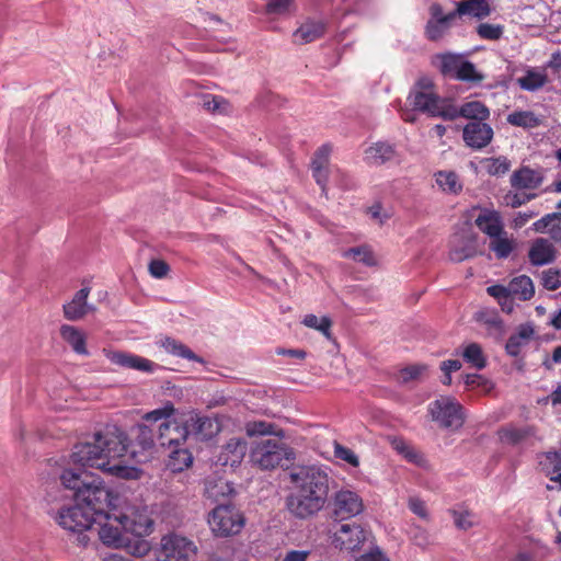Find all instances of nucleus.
<instances>
[{
  "label": "nucleus",
  "instance_id": "nucleus-1",
  "mask_svg": "<svg viewBox=\"0 0 561 561\" xmlns=\"http://www.w3.org/2000/svg\"><path fill=\"white\" fill-rule=\"evenodd\" d=\"M72 462L99 469L113 477L138 479L141 470L128 462V437L116 425H106L87 442L75 446Z\"/></svg>",
  "mask_w": 561,
  "mask_h": 561
},
{
  "label": "nucleus",
  "instance_id": "nucleus-2",
  "mask_svg": "<svg viewBox=\"0 0 561 561\" xmlns=\"http://www.w3.org/2000/svg\"><path fill=\"white\" fill-rule=\"evenodd\" d=\"M293 484L286 499L288 512L299 519L318 515L327 505L330 477L324 468L316 465L299 466L289 473Z\"/></svg>",
  "mask_w": 561,
  "mask_h": 561
},
{
  "label": "nucleus",
  "instance_id": "nucleus-3",
  "mask_svg": "<svg viewBox=\"0 0 561 561\" xmlns=\"http://www.w3.org/2000/svg\"><path fill=\"white\" fill-rule=\"evenodd\" d=\"M408 102L414 111L426 113L432 117L451 118L454 113L449 110L451 100L440 98L430 77H421L412 87Z\"/></svg>",
  "mask_w": 561,
  "mask_h": 561
},
{
  "label": "nucleus",
  "instance_id": "nucleus-4",
  "mask_svg": "<svg viewBox=\"0 0 561 561\" xmlns=\"http://www.w3.org/2000/svg\"><path fill=\"white\" fill-rule=\"evenodd\" d=\"M113 511L115 519L119 522L125 533H130L136 537H146L154 529V520L148 506L136 500L118 497Z\"/></svg>",
  "mask_w": 561,
  "mask_h": 561
},
{
  "label": "nucleus",
  "instance_id": "nucleus-5",
  "mask_svg": "<svg viewBox=\"0 0 561 561\" xmlns=\"http://www.w3.org/2000/svg\"><path fill=\"white\" fill-rule=\"evenodd\" d=\"M250 461L261 470H273L295 459L293 448L274 438L255 440L250 449Z\"/></svg>",
  "mask_w": 561,
  "mask_h": 561
},
{
  "label": "nucleus",
  "instance_id": "nucleus-6",
  "mask_svg": "<svg viewBox=\"0 0 561 561\" xmlns=\"http://www.w3.org/2000/svg\"><path fill=\"white\" fill-rule=\"evenodd\" d=\"M116 499L118 496H113L103 481L93 476L89 478V481L83 484L78 493H75V502L93 513L95 517L106 513L107 508L113 511Z\"/></svg>",
  "mask_w": 561,
  "mask_h": 561
},
{
  "label": "nucleus",
  "instance_id": "nucleus-7",
  "mask_svg": "<svg viewBox=\"0 0 561 561\" xmlns=\"http://www.w3.org/2000/svg\"><path fill=\"white\" fill-rule=\"evenodd\" d=\"M94 519L93 513L87 511L77 502L71 506L61 507L55 516L56 523L62 529L78 535V543L82 547H85L90 541L85 531L93 528Z\"/></svg>",
  "mask_w": 561,
  "mask_h": 561
},
{
  "label": "nucleus",
  "instance_id": "nucleus-8",
  "mask_svg": "<svg viewBox=\"0 0 561 561\" xmlns=\"http://www.w3.org/2000/svg\"><path fill=\"white\" fill-rule=\"evenodd\" d=\"M197 550L194 541L172 531L161 537L156 549V559L157 561H192Z\"/></svg>",
  "mask_w": 561,
  "mask_h": 561
},
{
  "label": "nucleus",
  "instance_id": "nucleus-9",
  "mask_svg": "<svg viewBox=\"0 0 561 561\" xmlns=\"http://www.w3.org/2000/svg\"><path fill=\"white\" fill-rule=\"evenodd\" d=\"M208 524L217 537L239 534L245 524L243 514L232 505H218L209 514Z\"/></svg>",
  "mask_w": 561,
  "mask_h": 561
},
{
  "label": "nucleus",
  "instance_id": "nucleus-10",
  "mask_svg": "<svg viewBox=\"0 0 561 561\" xmlns=\"http://www.w3.org/2000/svg\"><path fill=\"white\" fill-rule=\"evenodd\" d=\"M430 413L442 427L458 430L463 425L461 404L453 397H440L430 404Z\"/></svg>",
  "mask_w": 561,
  "mask_h": 561
},
{
  "label": "nucleus",
  "instance_id": "nucleus-11",
  "mask_svg": "<svg viewBox=\"0 0 561 561\" xmlns=\"http://www.w3.org/2000/svg\"><path fill=\"white\" fill-rule=\"evenodd\" d=\"M331 505L333 516L340 520L356 517L365 510L362 496L357 492L346 488L333 494Z\"/></svg>",
  "mask_w": 561,
  "mask_h": 561
},
{
  "label": "nucleus",
  "instance_id": "nucleus-12",
  "mask_svg": "<svg viewBox=\"0 0 561 561\" xmlns=\"http://www.w3.org/2000/svg\"><path fill=\"white\" fill-rule=\"evenodd\" d=\"M94 526H98V536L103 545L116 549L124 546L125 530L119 525V522L115 519L114 511L96 516Z\"/></svg>",
  "mask_w": 561,
  "mask_h": 561
},
{
  "label": "nucleus",
  "instance_id": "nucleus-13",
  "mask_svg": "<svg viewBox=\"0 0 561 561\" xmlns=\"http://www.w3.org/2000/svg\"><path fill=\"white\" fill-rule=\"evenodd\" d=\"M103 353L112 364L123 368L151 374L159 367L158 364L152 360L131 353L108 348H104Z\"/></svg>",
  "mask_w": 561,
  "mask_h": 561
},
{
  "label": "nucleus",
  "instance_id": "nucleus-14",
  "mask_svg": "<svg viewBox=\"0 0 561 561\" xmlns=\"http://www.w3.org/2000/svg\"><path fill=\"white\" fill-rule=\"evenodd\" d=\"M188 435L186 422L179 424L176 421H164L159 425L158 442L163 448H176L185 446Z\"/></svg>",
  "mask_w": 561,
  "mask_h": 561
},
{
  "label": "nucleus",
  "instance_id": "nucleus-15",
  "mask_svg": "<svg viewBox=\"0 0 561 561\" xmlns=\"http://www.w3.org/2000/svg\"><path fill=\"white\" fill-rule=\"evenodd\" d=\"M365 540V530L356 524H342L333 535V543L341 550H358Z\"/></svg>",
  "mask_w": 561,
  "mask_h": 561
},
{
  "label": "nucleus",
  "instance_id": "nucleus-16",
  "mask_svg": "<svg viewBox=\"0 0 561 561\" xmlns=\"http://www.w3.org/2000/svg\"><path fill=\"white\" fill-rule=\"evenodd\" d=\"M138 446L140 450L133 448L128 449V461L134 460L137 463L147 462L153 453L154 438L152 430L145 425L139 424L137 426V435L135 438V447Z\"/></svg>",
  "mask_w": 561,
  "mask_h": 561
},
{
  "label": "nucleus",
  "instance_id": "nucleus-17",
  "mask_svg": "<svg viewBox=\"0 0 561 561\" xmlns=\"http://www.w3.org/2000/svg\"><path fill=\"white\" fill-rule=\"evenodd\" d=\"M476 238L469 231L453 234L449 241V259L459 263L476 255Z\"/></svg>",
  "mask_w": 561,
  "mask_h": 561
},
{
  "label": "nucleus",
  "instance_id": "nucleus-18",
  "mask_svg": "<svg viewBox=\"0 0 561 561\" xmlns=\"http://www.w3.org/2000/svg\"><path fill=\"white\" fill-rule=\"evenodd\" d=\"M462 138L472 149H482L493 139L492 127L483 122H471L463 127Z\"/></svg>",
  "mask_w": 561,
  "mask_h": 561
},
{
  "label": "nucleus",
  "instance_id": "nucleus-19",
  "mask_svg": "<svg viewBox=\"0 0 561 561\" xmlns=\"http://www.w3.org/2000/svg\"><path fill=\"white\" fill-rule=\"evenodd\" d=\"M247 443L240 437L230 438L220 449L216 465L234 468L239 466L245 455Z\"/></svg>",
  "mask_w": 561,
  "mask_h": 561
},
{
  "label": "nucleus",
  "instance_id": "nucleus-20",
  "mask_svg": "<svg viewBox=\"0 0 561 561\" xmlns=\"http://www.w3.org/2000/svg\"><path fill=\"white\" fill-rule=\"evenodd\" d=\"M539 471L557 484L561 491V450H548L537 455Z\"/></svg>",
  "mask_w": 561,
  "mask_h": 561
},
{
  "label": "nucleus",
  "instance_id": "nucleus-21",
  "mask_svg": "<svg viewBox=\"0 0 561 561\" xmlns=\"http://www.w3.org/2000/svg\"><path fill=\"white\" fill-rule=\"evenodd\" d=\"M185 422L190 428V434L195 435L201 440H208L220 432L218 420L209 416L191 413Z\"/></svg>",
  "mask_w": 561,
  "mask_h": 561
},
{
  "label": "nucleus",
  "instance_id": "nucleus-22",
  "mask_svg": "<svg viewBox=\"0 0 561 561\" xmlns=\"http://www.w3.org/2000/svg\"><path fill=\"white\" fill-rule=\"evenodd\" d=\"M557 259V249L546 238L535 239L528 250V260L533 266H545L553 263Z\"/></svg>",
  "mask_w": 561,
  "mask_h": 561
},
{
  "label": "nucleus",
  "instance_id": "nucleus-23",
  "mask_svg": "<svg viewBox=\"0 0 561 561\" xmlns=\"http://www.w3.org/2000/svg\"><path fill=\"white\" fill-rule=\"evenodd\" d=\"M90 294L89 287H83L76 293L72 300L64 305V316L70 321H77L83 318L87 313L95 311L94 306L87 302Z\"/></svg>",
  "mask_w": 561,
  "mask_h": 561
},
{
  "label": "nucleus",
  "instance_id": "nucleus-24",
  "mask_svg": "<svg viewBox=\"0 0 561 561\" xmlns=\"http://www.w3.org/2000/svg\"><path fill=\"white\" fill-rule=\"evenodd\" d=\"M449 110L454 113V115L451 118H446V121H454L458 117H463L468 119H474L477 122H483L490 116L489 108L480 101L467 102L460 107H457L453 102H450Z\"/></svg>",
  "mask_w": 561,
  "mask_h": 561
},
{
  "label": "nucleus",
  "instance_id": "nucleus-25",
  "mask_svg": "<svg viewBox=\"0 0 561 561\" xmlns=\"http://www.w3.org/2000/svg\"><path fill=\"white\" fill-rule=\"evenodd\" d=\"M474 222L490 239L504 231L501 214L494 209H482Z\"/></svg>",
  "mask_w": 561,
  "mask_h": 561
},
{
  "label": "nucleus",
  "instance_id": "nucleus-26",
  "mask_svg": "<svg viewBox=\"0 0 561 561\" xmlns=\"http://www.w3.org/2000/svg\"><path fill=\"white\" fill-rule=\"evenodd\" d=\"M543 176L541 172L523 167L511 176V185L517 190H534L541 185Z\"/></svg>",
  "mask_w": 561,
  "mask_h": 561
},
{
  "label": "nucleus",
  "instance_id": "nucleus-27",
  "mask_svg": "<svg viewBox=\"0 0 561 561\" xmlns=\"http://www.w3.org/2000/svg\"><path fill=\"white\" fill-rule=\"evenodd\" d=\"M332 152V147L328 144L322 145L316 152L312 159L311 168L313 178L317 183L324 190L328 180V165L329 158Z\"/></svg>",
  "mask_w": 561,
  "mask_h": 561
},
{
  "label": "nucleus",
  "instance_id": "nucleus-28",
  "mask_svg": "<svg viewBox=\"0 0 561 561\" xmlns=\"http://www.w3.org/2000/svg\"><path fill=\"white\" fill-rule=\"evenodd\" d=\"M396 156L394 147L387 142H376L364 152V160L370 165H380Z\"/></svg>",
  "mask_w": 561,
  "mask_h": 561
},
{
  "label": "nucleus",
  "instance_id": "nucleus-29",
  "mask_svg": "<svg viewBox=\"0 0 561 561\" xmlns=\"http://www.w3.org/2000/svg\"><path fill=\"white\" fill-rule=\"evenodd\" d=\"M534 334L535 331L530 324L526 323L519 325L517 332L511 335L506 342V353L513 357L518 356L522 351V347L528 344Z\"/></svg>",
  "mask_w": 561,
  "mask_h": 561
},
{
  "label": "nucleus",
  "instance_id": "nucleus-30",
  "mask_svg": "<svg viewBox=\"0 0 561 561\" xmlns=\"http://www.w3.org/2000/svg\"><path fill=\"white\" fill-rule=\"evenodd\" d=\"M516 247V240L510 237L505 230L491 238L489 242L490 251H492L499 260L507 259Z\"/></svg>",
  "mask_w": 561,
  "mask_h": 561
},
{
  "label": "nucleus",
  "instance_id": "nucleus-31",
  "mask_svg": "<svg viewBox=\"0 0 561 561\" xmlns=\"http://www.w3.org/2000/svg\"><path fill=\"white\" fill-rule=\"evenodd\" d=\"M168 449L167 467L172 472H182L192 466L193 456L185 446Z\"/></svg>",
  "mask_w": 561,
  "mask_h": 561
},
{
  "label": "nucleus",
  "instance_id": "nucleus-32",
  "mask_svg": "<svg viewBox=\"0 0 561 561\" xmlns=\"http://www.w3.org/2000/svg\"><path fill=\"white\" fill-rule=\"evenodd\" d=\"M61 337L71 346L75 353L88 356L89 352L85 346L84 333L76 327L64 324L60 328Z\"/></svg>",
  "mask_w": 561,
  "mask_h": 561
},
{
  "label": "nucleus",
  "instance_id": "nucleus-33",
  "mask_svg": "<svg viewBox=\"0 0 561 561\" xmlns=\"http://www.w3.org/2000/svg\"><path fill=\"white\" fill-rule=\"evenodd\" d=\"M324 32L325 25L321 21H307L294 33V39L298 44H307L320 38Z\"/></svg>",
  "mask_w": 561,
  "mask_h": 561
},
{
  "label": "nucleus",
  "instance_id": "nucleus-34",
  "mask_svg": "<svg viewBox=\"0 0 561 561\" xmlns=\"http://www.w3.org/2000/svg\"><path fill=\"white\" fill-rule=\"evenodd\" d=\"M158 345L162 347L167 353L186 358L188 360H194L197 363H204V359L199 356H197L192 350H190L185 344L182 342L172 339V337H163L158 342Z\"/></svg>",
  "mask_w": 561,
  "mask_h": 561
},
{
  "label": "nucleus",
  "instance_id": "nucleus-35",
  "mask_svg": "<svg viewBox=\"0 0 561 561\" xmlns=\"http://www.w3.org/2000/svg\"><path fill=\"white\" fill-rule=\"evenodd\" d=\"M491 13L488 0H465L457 3L458 16L469 15L477 19L486 18Z\"/></svg>",
  "mask_w": 561,
  "mask_h": 561
},
{
  "label": "nucleus",
  "instance_id": "nucleus-36",
  "mask_svg": "<svg viewBox=\"0 0 561 561\" xmlns=\"http://www.w3.org/2000/svg\"><path fill=\"white\" fill-rule=\"evenodd\" d=\"M511 295L519 300H530L535 295V285L533 279L527 275H518L508 283Z\"/></svg>",
  "mask_w": 561,
  "mask_h": 561
},
{
  "label": "nucleus",
  "instance_id": "nucleus-37",
  "mask_svg": "<svg viewBox=\"0 0 561 561\" xmlns=\"http://www.w3.org/2000/svg\"><path fill=\"white\" fill-rule=\"evenodd\" d=\"M456 355H460L467 364L478 370L486 366V357L478 343L465 345L461 351H456Z\"/></svg>",
  "mask_w": 561,
  "mask_h": 561
},
{
  "label": "nucleus",
  "instance_id": "nucleus-38",
  "mask_svg": "<svg viewBox=\"0 0 561 561\" xmlns=\"http://www.w3.org/2000/svg\"><path fill=\"white\" fill-rule=\"evenodd\" d=\"M547 81L546 72L536 68L527 69L525 75L517 79V83L523 90L531 92L541 89Z\"/></svg>",
  "mask_w": 561,
  "mask_h": 561
},
{
  "label": "nucleus",
  "instance_id": "nucleus-39",
  "mask_svg": "<svg viewBox=\"0 0 561 561\" xmlns=\"http://www.w3.org/2000/svg\"><path fill=\"white\" fill-rule=\"evenodd\" d=\"M438 61V68L444 76L454 78L457 73L459 66L461 65L463 58L461 55L444 53L439 54L436 57Z\"/></svg>",
  "mask_w": 561,
  "mask_h": 561
},
{
  "label": "nucleus",
  "instance_id": "nucleus-40",
  "mask_svg": "<svg viewBox=\"0 0 561 561\" xmlns=\"http://www.w3.org/2000/svg\"><path fill=\"white\" fill-rule=\"evenodd\" d=\"M343 257L353 260L354 262L362 263L367 266L375 265L376 260L375 256L367 245H360L355 248H350L342 253Z\"/></svg>",
  "mask_w": 561,
  "mask_h": 561
},
{
  "label": "nucleus",
  "instance_id": "nucleus-41",
  "mask_svg": "<svg viewBox=\"0 0 561 561\" xmlns=\"http://www.w3.org/2000/svg\"><path fill=\"white\" fill-rule=\"evenodd\" d=\"M507 123L513 126L534 128L540 123L539 118L529 111H516L507 115Z\"/></svg>",
  "mask_w": 561,
  "mask_h": 561
},
{
  "label": "nucleus",
  "instance_id": "nucleus-42",
  "mask_svg": "<svg viewBox=\"0 0 561 561\" xmlns=\"http://www.w3.org/2000/svg\"><path fill=\"white\" fill-rule=\"evenodd\" d=\"M90 477L91 476L87 473L82 474L71 469H66L62 471L60 480L65 488L73 490L75 493H78V491H80L81 488H83V484H85L87 481H89Z\"/></svg>",
  "mask_w": 561,
  "mask_h": 561
},
{
  "label": "nucleus",
  "instance_id": "nucleus-43",
  "mask_svg": "<svg viewBox=\"0 0 561 561\" xmlns=\"http://www.w3.org/2000/svg\"><path fill=\"white\" fill-rule=\"evenodd\" d=\"M436 184L448 193H458L461 190L458 175L451 171H439L435 174Z\"/></svg>",
  "mask_w": 561,
  "mask_h": 561
},
{
  "label": "nucleus",
  "instance_id": "nucleus-44",
  "mask_svg": "<svg viewBox=\"0 0 561 561\" xmlns=\"http://www.w3.org/2000/svg\"><path fill=\"white\" fill-rule=\"evenodd\" d=\"M124 548L130 556L144 558L151 551V543L144 537H137L135 540L124 539Z\"/></svg>",
  "mask_w": 561,
  "mask_h": 561
},
{
  "label": "nucleus",
  "instance_id": "nucleus-45",
  "mask_svg": "<svg viewBox=\"0 0 561 561\" xmlns=\"http://www.w3.org/2000/svg\"><path fill=\"white\" fill-rule=\"evenodd\" d=\"M482 163L486 172L493 176L504 175L511 169V161L505 157L486 158Z\"/></svg>",
  "mask_w": 561,
  "mask_h": 561
},
{
  "label": "nucleus",
  "instance_id": "nucleus-46",
  "mask_svg": "<svg viewBox=\"0 0 561 561\" xmlns=\"http://www.w3.org/2000/svg\"><path fill=\"white\" fill-rule=\"evenodd\" d=\"M302 323L308 328L321 332L325 337H331L330 329L332 321L329 317L318 318L316 314L310 313L305 316Z\"/></svg>",
  "mask_w": 561,
  "mask_h": 561
},
{
  "label": "nucleus",
  "instance_id": "nucleus-47",
  "mask_svg": "<svg viewBox=\"0 0 561 561\" xmlns=\"http://www.w3.org/2000/svg\"><path fill=\"white\" fill-rule=\"evenodd\" d=\"M232 492L233 488L231 484L222 479L215 482H207L206 484V494L214 501H219L220 497L228 496L232 494Z\"/></svg>",
  "mask_w": 561,
  "mask_h": 561
},
{
  "label": "nucleus",
  "instance_id": "nucleus-48",
  "mask_svg": "<svg viewBox=\"0 0 561 561\" xmlns=\"http://www.w3.org/2000/svg\"><path fill=\"white\" fill-rule=\"evenodd\" d=\"M454 79L478 83L481 82L484 77L477 71L474 65L471 61L463 59Z\"/></svg>",
  "mask_w": 561,
  "mask_h": 561
},
{
  "label": "nucleus",
  "instance_id": "nucleus-49",
  "mask_svg": "<svg viewBox=\"0 0 561 561\" xmlns=\"http://www.w3.org/2000/svg\"><path fill=\"white\" fill-rule=\"evenodd\" d=\"M454 21L430 20L425 27L426 37L430 41L440 39L449 30Z\"/></svg>",
  "mask_w": 561,
  "mask_h": 561
},
{
  "label": "nucleus",
  "instance_id": "nucleus-50",
  "mask_svg": "<svg viewBox=\"0 0 561 561\" xmlns=\"http://www.w3.org/2000/svg\"><path fill=\"white\" fill-rule=\"evenodd\" d=\"M540 283L547 290L553 291L561 287V270L548 268L541 272Z\"/></svg>",
  "mask_w": 561,
  "mask_h": 561
},
{
  "label": "nucleus",
  "instance_id": "nucleus-51",
  "mask_svg": "<svg viewBox=\"0 0 561 561\" xmlns=\"http://www.w3.org/2000/svg\"><path fill=\"white\" fill-rule=\"evenodd\" d=\"M527 435L526 430L515 426H505L499 431L500 439L506 444H517L526 438Z\"/></svg>",
  "mask_w": 561,
  "mask_h": 561
},
{
  "label": "nucleus",
  "instance_id": "nucleus-52",
  "mask_svg": "<svg viewBox=\"0 0 561 561\" xmlns=\"http://www.w3.org/2000/svg\"><path fill=\"white\" fill-rule=\"evenodd\" d=\"M477 33L483 39L497 41L503 35V26L500 24L481 23L477 27Z\"/></svg>",
  "mask_w": 561,
  "mask_h": 561
},
{
  "label": "nucleus",
  "instance_id": "nucleus-53",
  "mask_svg": "<svg viewBox=\"0 0 561 561\" xmlns=\"http://www.w3.org/2000/svg\"><path fill=\"white\" fill-rule=\"evenodd\" d=\"M175 409L172 402L164 403L161 408L152 410L145 414L144 419L148 422H158L170 417Z\"/></svg>",
  "mask_w": 561,
  "mask_h": 561
},
{
  "label": "nucleus",
  "instance_id": "nucleus-54",
  "mask_svg": "<svg viewBox=\"0 0 561 561\" xmlns=\"http://www.w3.org/2000/svg\"><path fill=\"white\" fill-rule=\"evenodd\" d=\"M557 220H561V213L547 214L533 224V230L538 233L549 232Z\"/></svg>",
  "mask_w": 561,
  "mask_h": 561
},
{
  "label": "nucleus",
  "instance_id": "nucleus-55",
  "mask_svg": "<svg viewBox=\"0 0 561 561\" xmlns=\"http://www.w3.org/2000/svg\"><path fill=\"white\" fill-rule=\"evenodd\" d=\"M427 367L425 365H411L408 366L400 371V379L403 382H409L412 380H419L426 373Z\"/></svg>",
  "mask_w": 561,
  "mask_h": 561
},
{
  "label": "nucleus",
  "instance_id": "nucleus-56",
  "mask_svg": "<svg viewBox=\"0 0 561 561\" xmlns=\"http://www.w3.org/2000/svg\"><path fill=\"white\" fill-rule=\"evenodd\" d=\"M248 436L268 435L273 433V425L264 421H253L245 424Z\"/></svg>",
  "mask_w": 561,
  "mask_h": 561
},
{
  "label": "nucleus",
  "instance_id": "nucleus-57",
  "mask_svg": "<svg viewBox=\"0 0 561 561\" xmlns=\"http://www.w3.org/2000/svg\"><path fill=\"white\" fill-rule=\"evenodd\" d=\"M334 456L353 467H358L359 465L358 457L354 454V451L336 442L334 443Z\"/></svg>",
  "mask_w": 561,
  "mask_h": 561
},
{
  "label": "nucleus",
  "instance_id": "nucleus-58",
  "mask_svg": "<svg viewBox=\"0 0 561 561\" xmlns=\"http://www.w3.org/2000/svg\"><path fill=\"white\" fill-rule=\"evenodd\" d=\"M536 197V194H527V193H517V192H508L504 196L505 204L512 208L520 207L527 202L531 201Z\"/></svg>",
  "mask_w": 561,
  "mask_h": 561
},
{
  "label": "nucleus",
  "instance_id": "nucleus-59",
  "mask_svg": "<svg viewBox=\"0 0 561 561\" xmlns=\"http://www.w3.org/2000/svg\"><path fill=\"white\" fill-rule=\"evenodd\" d=\"M149 273L152 277L161 279L170 272L169 264L163 260H152L148 265Z\"/></svg>",
  "mask_w": 561,
  "mask_h": 561
},
{
  "label": "nucleus",
  "instance_id": "nucleus-60",
  "mask_svg": "<svg viewBox=\"0 0 561 561\" xmlns=\"http://www.w3.org/2000/svg\"><path fill=\"white\" fill-rule=\"evenodd\" d=\"M465 383L468 387H477V388H483L484 390L489 391L492 389V383L485 379L483 376L478 374H468L465 378Z\"/></svg>",
  "mask_w": 561,
  "mask_h": 561
},
{
  "label": "nucleus",
  "instance_id": "nucleus-61",
  "mask_svg": "<svg viewBox=\"0 0 561 561\" xmlns=\"http://www.w3.org/2000/svg\"><path fill=\"white\" fill-rule=\"evenodd\" d=\"M291 0H268L266 12L270 14H283L289 10Z\"/></svg>",
  "mask_w": 561,
  "mask_h": 561
},
{
  "label": "nucleus",
  "instance_id": "nucleus-62",
  "mask_svg": "<svg viewBox=\"0 0 561 561\" xmlns=\"http://www.w3.org/2000/svg\"><path fill=\"white\" fill-rule=\"evenodd\" d=\"M454 522L459 529L467 530L474 525L472 515L469 512H454Z\"/></svg>",
  "mask_w": 561,
  "mask_h": 561
},
{
  "label": "nucleus",
  "instance_id": "nucleus-63",
  "mask_svg": "<svg viewBox=\"0 0 561 561\" xmlns=\"http://www.w3.org/2000/svg\"><path fill=\"white\" fill-rule=\"evenodd\" d=\"M430 11L431 20L455 21L458 16L457 9L448 14H444L442 7L437 3L432 4Z\"/></svg>",
  "mask_w": 561,
  "mask_h": 561
},
{
  "label": "nucleus",
  "instance_id": "nucleus-64",
  "mask_svg": "<svg viewBox=\"0 0 561 561\" xmlns=\"http://www.w3.org/2000/svg\"><path fill=\"white\" fill-rule=\"evenodd\" d=\"M409 508L419 517L426 519L428 517L425 503L419 497H411L409 500Z\"/></svg>",
  "mask_w": 561,
  "mask_h": 561
}]
</instances>
